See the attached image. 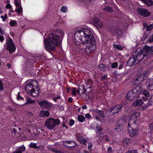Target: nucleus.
<instances>
[{
  "label": "nucleus",
  "mask_w": 153,
  "mask_h": 153,
  "mask_svg": "<svg viewBox=\"0 0 153 153\" xmlns=\"http://www.w3.org/2000/svg\"><path fill=\"white\" fill-rule=\"evenodd\" d=\"M136 62H137V61L134 55L133 54L128 61L127 64L129 66H131L134 64Z\"/></svg>",
  "instance_id": "nucleus-16"
},
{
  "label": "nucleus",
  "mask_w": 153,
  "mask_h": 153,
  "mask_svg": "<svg viewBox=\"0 0 153 153\" xmlns=\"http://www.w3.org/2000/svg\"><path fill=\"white\" fill-rule=\"evenodd\" d=\"M87 108V107L86 105H83L82 106V108L83 109H86Z\"/></svg>",
  "instance_id": "nucleus-62"
},
{
  "label": "nucleus",
  "mask_w": 153,
  "mask_h": 153,
  "mask_svg": "<svg viewBox=\"0 0 153 153\" xmlns=\"http://www.w3.org/2000/svg\"><path fill=\"white\" fill-rule=\"evenodd\" d=\"M71 91L72 94L75 96H76V90L75 88H72L71 89Z\"/></svg>",
  "instance_id": "nucleus-35"
},
{
  "label": "nucleus",
  "mask_w": 153,
  "mask_h": 153,
  "mask_svg": "<svg viewBox=\"0 0 153 153\" xmlns=\"http://www.w3.org/2000/svg\"><path fill=\"white\" fill-rule=\"evenodd\" d=\"M149 40V42H153V35L150 36Z\"/></svg>",
  "instance_id": "nucleus-50"
},
{
  "label": "nucleus",
  "mask_w": 153,
  "mask_h": 153,
  "mask_svg": "<svg viewBox=\"0 0 153 153\" xmlns=\"http://www.w3.org/2000/svg\"><path fill=\"white\" fill-rule=\"evenodd\" d=\"M93 111L94 113L98 114L101 118H103L104 117L103 113L102 111L98 110L96 109H93Z\"/></svg>",
  "instance_id": "nucleus-22"
},
{
  "label": "nucleus",
  "mask_w": 153,
  "mask_h": 153,
  "mask_svg": "<svg viewBox=\"0 0 153 153\" xmlns=\"http://www.w3.org/2000/svg\"><path fill=\"white\" fill-rule=\"evenodd\" d=\"M126 153H137L135 150H133L132 151H128Z\"/></svg>",
  "instance_id": "nucleus-52"
},
{
  "label": "nucleus",
  "mask_w": 153,
  "mask_h": 153,
  "mask_svg": "<svg viewBox=\"0 0 153 153\" xmlns=\"http://www.w3.org/2000/svg\"><path fill=\"white\" fill-rule=\"evenodd\" d=\"M143 50L146 51H150V53L153 54V46L149 47L146 45L143 47Z\"/></svg>",
  "instance_id": "nucleus-21"
},
{
  "label": "nucleus",
  "mask_w": 153,
  "mask_h": 153,
  "mask_svg": "<svg viewBox=\"0 0 153 153\" xmlns=\"http://www.w3.org/2000/svg\"><path fill=\"white\" fill-rule=\"evenodd\" d=\"M16 24L17 22L14 20H11L10 22V25L12 27L14 26Z\"/></svg>",
  "instance_id": "nucleus-33"
},
{
  "label": "nucleus",
  "mask_w": 153,
  "mask_h": 153,
  "mask_svg": "<svg viewBox=\"0 0 153 153\" xmlns=\"http://www.w3.org/2000/svg\"><path fill=\"white\" fill-rule=\"evenodd\" d=\"M74 120H69V125L70 126H72L74 123Z\"/></svg>",
  "instance_id": "nucleus-43"
},
{
  "label": "nucleus",
  "mask_w": 153,
  "mask_h": 153,
  "mask_svg": "<svg viewBox=\"0 0 153 153\" xmlns=\"http://www.w3.org/2000/svg\"><path fill=\"white\" fill-rule=\"evenodd\" d=\"M92 144L91 142H89L88 143V148L89 149V150H91V149L92 147Z\"/></svg>",
  "instance_id": "nucleus-41"
},
{
  "label": "nucleus",
  "mask_w": 153,
  "mask_h": 153,
  "mask_svg": "<svg viewBox=\"0 0 153 153\" xmlns=\"http://www.w3.org/2000/svg\"><path fill=\"white\" fill-rule=\"evenodd\" d=\"M77 140L80 143L84 145H86V143L88 141L87 139H83L81 137H78L77 139Z\"/></svg>",
  "instance_id": "nucleus-23"
},
{
  "label": "nucleus",
  "mask_w": 153,
  "mask_h": 153,
  "mask_svg": "<svg viewBox=\"0 0 153 153\" xmlns=\"http://www.w3.org/2000/svg\"><path fill=\"white\" fill-rule=\"evenodd\" d=\"M39 114L41 117H48L50 116V113L47 111H42L40 112Z\"/></svg>",
  "instance_id": "nucleus-20"
},
{
  "label": "nucleus",
  "mask_w": 153,
  "mask_h": 153,
  "mask_svg": "<svg viewBox=\"0 0 153 153\" xmlns=\"http://www.w3.org/2000/svg\"><path fill=\"white\" fill-rule=\"evenodd\" d=\"M119 127H116L115 128V130L116 131H119Z\"/></svg>",
  "instance_id": "nucleus-63"
},
{
  "label": "nucleus",
  "mask_w": 153,
  "mask_h": 153,
  "mask_svg": "<svg viewBox=\"0 0 153 153\" xmlns=\"http://www.w3.org/2000/svg\"><path fill=\"white\" fill-rule=\"evenodd\" d=\"M60 122L58 119H54L52 118L47 119L45 124L47 128L51 129L53 128L56 125H59Z\"/></svg>",
  "instance_id": "nucleus-5"
},
{
  "label": "nucleus",
  "mask_w": 153,
  "mask_h": 153,
  "mask_svg": "<svg viewBox=\"0 0 153 153\" xmlns=\"http://www.w3.org/2000/svg\"><path fill=\"white\" fill-rule=\"evenodd\" d=\"M60 98V96H57L56 97H54L53 98V100L54 101H56L57 99H59Z\"/></svg>",
  "instance_id": "nucleus-51"
},
{
  "label": "nucleus",
  "mask_w": 153,
  "mask_h": 153,
  "mask_svg": "<svg viewBox=\"0 0 153 153\" xmlns=\"http://www.w3.org/2000/svg\"><path fill=\"white\" fill-rule=\"evenodd\" d=\"M17 98L18 100H19L20 99L21 100H22L23 99L22 97L20 96V93L19 92L18 93Z\"/></svg>",
  "instance_id": "nucleus-46"
},
{
  "label": "nucleus",
  "mask_w": 153,
  "mask_h": 153,
  "mask_svg": "<svg viewBox=\"0 0 153 153\" xmlns=\"http://www.w3.org/2000/svg\"><path fill=\"white\" fill-rule=\"evenodd\" d=\"M149 127H150L151 129H152V130L153 129V123L150 124L149 125Z\"/></svg>",
  "instance_id": "nucleus-56"
},
{
  "label": "nucleus",
  "mask_w": 153,
  "mask_h": 153,
  "mask_svg": "<svg viewBox=\"0 0 153 153\" xmlns=\"http://www.w3.org/2000/svg\"><path fill=\"white\" fill-rule=\"evenodd\" d=\"M128 131L130 135L132 137L135 136L138 134V129L137 127L128 126Z\"/></svg>",
  "instance_id": "nucleus-9"
},
{
  "label": "nucleus",
  "mask_w": 153,
  "mask_h": 153,
  "mask_svg": "<svg viewBox=\"0 0 153 153\" xmlns=\"http://www.w3.org/2000/svg\"><path fill=\"white\" fill-rule=\"evenodd\" d=\"M60 11L63 13H66L68 11V7L66 6H62L60 9Z\"/></svg>",
  "instance_id": "nucleus-28"
},
{
  "label": "nucleus",
  "mask_w": 153,
  "mask_h": 153,
  "mask_svg": "<svg viewBox=\"0 0 153 153\" xmlns=\"http://www.w3.org/2000/svg\"><path fill=\"white\" fill-rule=\"evenodd\" d=\"M142 93L146 97H148L149 96L150 94L146 90H144L143 91Z\"/></svg>",
  "instance_id": "nucleus-32"
},
{
  "label": "nucleus",
  "mask_w": 153,
  "mask_h": 153,
  "mask_svg": "<svg viewBox=\"0 0 153 153\" xmlns=\"http://www.w3.org/2000/svg\"><path fill=\"white\" fill-rule=\"evenodd\" d=\"M146 73H143L140 74L138 78L134 81V83L136 85H138L142 82L146 78L145 75Z\"/></svg>",
  "instance_id": "nucleus-12"
},
{
  "label": "nucleus",
  "mask_w": 153,
  "mask_h": 153,
  "mask_svg": "<svg viewBox=\"0 0 153 153\" xmlns=\"http://www.w3.org/2000/svg\"><path fill=\"white\" fill-rule=\"evenodd\" d=\"M4 30L0 27V33L3 34H4Z\"/></svg>",
  "instance_id": "nucleus-54"
},
{
  "label": "nucleus",
  "mask_w": 153,
  "mask_h": 153,
  "mask_svg": "<svg viewBox=\"0 0 153 153\" xmlns=\"http://www.w3.org/2000/svg\"><path fill=\"white\" fill-rule=\"evenodd\" d=\"M38 85L37 82L34 80L30 81L25 87V90L27 93L30 95L36 97L39 93V89L37 87Z\"/></svg>",
  "instance_id": "nucleus-3"
},
{
  "label": "nucleus",
  "mask_w": 153,
  "mask_h": 153,
  "mask_svg": "<svg viewBox=\"0 0 153 153\" xmlns=\"http://www.w3.org/2000/svg\"><path fill=\"white\" fill-rule=\"evenodd\" d=\"M64 33L61 30H58L55 33H51L48 37L44 36V45L47 50H54L55 46H59Z\"/></svg>",
  "instance_id": "nucleus-2"
},
{
  "label": "nucleus",
  "mask_w": 153,
  "mask_h": 153,
  "mask_svg": "<svg viewBox=\"0 0 153 153\" xmlns=\"http://www.w3.org/2000/svg\"><path fill=\"white\" fill-rule=\"evenodd\" d=\"M39 104L41 108L49 110L52 107L51 104L47 101H42L39 102Z\"/></svg>",
  "instance_id": "nucleus-10"
},
{
  "label": "nucleus",
  "mask_w": 153,
  "mask_h": 153,
  "mask_svg": "<svg viewBox=\"0 0 153 153\" xmlns=\"http://www.w3.org/2000/svg\"><path fill=\"white\" fill-rule=\"evenodd\" d=\"M106 76L105 75L102 76L101 78V79L102 80L105 79L106 78Z\"/></svg>",
  "instance_id": "nucleus-60"
},
{
  "label": "nucleus",
  "mask_w": 153,
  "mask_h": 153,
  "mask_svg": "<svg viewBox=\"0 0 153 153\" xmlns=\"http://www.w3.org/2000/svg\"><path fill=\"white\" fill-rule=\"evenodd\" d=\"M0 17L2 19V21H5L7 19V15L6 14H4V16H1Z\"/></svg>",
  "instance_id": "nucleus-39"
},
{
  "label": "nucleus",
  "mask_w": 153,
  "mask_h": 153,
  "mask_svg": "<svg viewBox=\"0 0 153 153\" xmlns=\"http://www.w3.org/2000/svg\"><path fill=\"white\" fill-rule=\"evenodd\" d=\"M94 117H95L97 121H99L100 120V119L99 117H98L96 115H94Z\"/></svg>",
  "instance_id": "nucleus-58"
},
{
  "label": "nucleus",
  "mask_w": 153,
  "mask_h": 153,
  "mask_svg": "<svg viewBox=\"0 0 153 153\" xmlns=\"http://www.w3.org/2000/svg\"><path fill=\"white\" fill-rule=\"evenodd\" d=\"M103 10L108 12H111L112 11V9L109 7L108 6L106 7Z\"/></svg>",
  "instance_id": "nucleus-38"
},
{
  "label": "nucleus",
  "mask_w": 153,
  "mask_h": 153,
  "mask_svg": "<svg viewBox=\"0 0 153 153\" xmlns=\"http://www.w3.org/2000/svg\"><path fill=\"white\" fill-rule=\"evenodd\" d=\"M72 98H69L68 99V101L69 102H72Z\"/></svg>",
  "instance_id": "nucleus-61"
},
{
  "label": "nucleus",
  "mask_w": 153,
  "mask_h": 153,
  "mask_svg": "<svg viewBox=\"0 0 153 153\" xmlns=\"http://www.w3.org/2000/svg\"><path fill=\"white\" fill-rule=\"evenodd\" d=\"M142 91V89L140 86H137L128 92L127 95V99L129 100H133L134 97H137L141 94Z\"/></svg>",
  "instance_id": "nucleus-4"
},
{
  "label": "nucleus",
  "mask_w": 153,
  "mask_h": 153,
  "mask_svg": "<svg viewBox=\"0 0 153 153\" xmlns=\"http://www.w3.org/2000/svg\"><path fill=\"white\" fill-rule=\"evenodd\" d=\"M6 44L7 45V49L10 53H12L15 51L16 47L11 39L8 38L6 40Z\"/></svg>",
  "instance_id": "nucleus-8"
},
{
  "label": "nucleus",
  "mask_w": 153,
  "mask_h": 153,
  "mask_svg": "<svg viewBox=\"0 0 153 153\" xmlns=\"http://www.w3.org/2000/svg\"><path fill=\"white\" fill-rule=\"evenodd\" d=\"M15 10L19 14L22 12V8L21 5L16 7Z\"/></svg>",
  "instance_id": "nucleus-27"
},
{
  "label": "nucleus",
  "mask_w": 153,
  "mask_h": 153,
  "mask_svg": "<svg viewBox=\"0 0 153 153\" xmlns=\"http://www.w3.org/2000/svg\"><path fill=\"white\" fill-rule=\"evenodd\" d=\"M14 11L13 10H10L9 11L8 13V14L10 16L12 14V13H13Z\"/></svg>",
  "instance_id": "nucleus-59"
},
{
  "label": "nucleus",
  "mask_w": 153,
  "mask_h": 153,
  "mask_svg": "<svg viewBox=\"0 0 153 153\" xmlns=\"http://www.w3.org/2000/svg\"><path fill=\"white\" fill-rule=\"evenodd\" d=\"M103 138L104 140H105L106 141H108L109 139L108 137V136L107 135H105L103 136Z\"/></svg>",
  "instance_id": "nucleus-49"
},
{
  "label": "nucleus",
  "mask_w": 153,
  "mask_h": 153,
  "mask_svg": "<svg viewBox=\"0 0 153 153\" xmlns=\"http://www.w3.org/2000/svg\"><path fill=\"white\" fill-rule=\"evenodd\" d=\"M114 47L119 50H122L123 49L122 47L119 45L115 44L114 45Z\"/></svg>",
  "instance_id": "nucleus-36"
},
{
  "label": "nucleus",
  "mask_w": 153,
  "mask_h": 153,
  "mask_svg": "<svg viewBox=\"0 0 153 153\" xmlns=\"http://www.w3.org/2000/svg\"><path fill=\"white\" fill-rule=\"evenodd\" d=\"M140 114V113L138 112H136L132 114L128 121V126H132L137 127V125L136 123L137 117Z\"/></svg>",
  "instance_id": "nucleus-7"
},
{
  "label": "nucleus",
  "mask_w": 153,
  "mask_h": 153,
  "mask_svg": "<svg viewBox=\"0 0 153 153\" xmlns=\"http://www.w3.org/2000/svg\"><path fill=\"white\" fill-rule=\"evenodd\" d=\"M36 144L35 143H31L30 144V147L32 148H36Z\"/></svg>",
  "instance_id": "nucleus-48"
},
{
  "label": "nucleus",
  "mask_w": 153,
  "mask_h": 153,
  "mask_svg": "<svg viewBox=\"0 0 153 153\" xmlns=\"http://www.w3.org/2000/svg\"><path fill=\"white\" fill-rule=\"evenodd\" d=\"M4 39V38L3 36H0V41L2 42Z\"/></svg>",
  "instance_id": "nucleus-55"
},
{
  "label": "nucleus",
  "mask_w": 153,
  "mask_h": 153,
  "mask_svg": "<svg viewBox=\"0 0 153 153\" xmlns=\"http://www.w3.org/2000/svg\"><path fill=\"white\" fill-rule=\"evenodd\" d=\"M63 144L70 148L74 147L76 145V143L73 141H65L63 142Z\"/></svg>",
  "instance_id": "nucleus-17"
},
{
  "label": "nucleus",
  "mask_w": 153,
  "mask_h": 153,
  "mask_svg": "<svg viewBox=\"0 0 153 153\" xmlns=\"http://www.w3.org/2000/svg\"><path fill=\"white\" fill-rule=\"evenodd\" d=\"M146 85L148 90L152 91L153 90V82L152 79H147L146 81Z\"/></svg>",
  "instance_id": "nucleus-15"
},
{
  "label": "nucleus",
  "mask_w": 153,
  "mask_h": 153,
  "mask_svg": "<svg viewBox=\"0 0 153 153\" xmlns=\"http://www.w3.org/2000/svg\"><path fill=\"white\" fill-rule=\"evenodd\" d=\"M118 65V63L117 62H114L111 65V67L112 68H116Z\"/></svg>",
  "instance_id": "nucleus-40"
},
{
  "label": "nucleus",
  "mask_w": 153,
  "mask_h": 153,
  "mask_svg": "<svg viewBox=\"0 0 153 153\" xmlns=\"http://www.w3.org/2000/svg\"><path fill=\"white\" fill-rule=\"evenodd\" d=\"M17 130L15 128H13L11 131L12 135L13 136L14 135H16L17 134Z\"/></svg>",
  "instance_id": "nucleus-37"
},
{
  "label": "nucleus",
  "mask_w": 153,
  "mask_h": 153,
  "mask_svg": "<svg viewBox=\"0 0 153 153\" xmlns=\"http://www.w3.org/2000/svg\"><path fill=\"white\" fill-rule=\"evenodd\" d=\"M52 151L55 153H62V152L61 151L55 149H52Z\"/></svg>",
  "instance_id": "nucleus-44"
},
{
  "label": "nucleus",
  "mask_w": 153,
  "mask_h": 153,
  "mask_svg": "<svg viewBox=\"0 0 153 153\" xmlns=\"http://www.w3.org/2000/svg\"><path fill=\"white\" fill-rule=\"evenodd\" d=\"M7 66L8 68H10V65L9 64H7Z\"/></svg>",
  "instance_id": "nucleus-64"
},
{
  "label": "nucleus",
  "mask_w": 153,
  "mask_h": 153,
  "mask_svg": "<svg viewBox=\"0 0 153 153\" xmlns=\"http://www.w3.org/2000/svg\"><path fill=\"white\" fill-rule=\"evenodd\" d=\"M97 128L99 131H100L102 130L101 128L99 126H97Z\"/></svg>",
  "instance_id": "nucleus-57"
},
{
  "label": "nucleus",
  "mask_w": 153,
  "mask_h": 153,
  "mask_svg": "<svg viewBox=\"0 0 153 153\" xmlns=\"http://www.w3.org/2000/svg\"><path fill=\"white\" fill-rule=\"evenodd\" d=\"M144 26L146 28V30L148 31L151 30L153 28V24H151L149 25H148L146 24H144Z\"/></svg>",
  "instance_id": "nucleus-25"
},
{
  "label": "nucleus",
  "mask_w": 153,
  "mask_h": 153,
  "mask_svg": "<svg viewBox=\"0 0 153 153\" xmlns=\"http://www.w3.org/2000/svg\"><path fill=\"white\" fill-rule=\"evenodd\" d=\"M138 13L143 16L147 17L151 15V13L147 10L142 8H139L137 10Z\"/></svg>",
  "instance_id": "nucleus-13"
},
{
  "label": "nucleus",
  "mask_w": 153,
  "mask_h": 153,
  "mask_svg": "<svg viewBox=\"0 0 153 153\" xmlns=\"http://www.w3.org/2000/svg\"><path fill=\"white\" fill-rule=\"evenodd\" d=\"M148 6H150L153 4V1L152 0H141Z\"/></svg>",
  "instance_id": "nucleus-26"
},
{
  "label": "nucleus",
  "mask_w": 153,
  "mask_h": 153,
  "mask_svg": "<svg viewBox=\"0 0 153 153\" xmlns=\"http://www.w3.org/2000/svg\"><path fill=\"white\" fill-rule=\"evenodd\" d=\"M122 107L121 105H116L115 106L112 107L110 109V112L111 113V115H113L120 111Z\"/></svg>",
  "instance_id": "nucleus-11"
},
{
  "label": "nucleus",
  "mask_w": 153,
  "mask_h": 153,
  "mask_svg": "<svg viewBox=\"0 0 153 153\" xmlns=\"http://www.w3.org/2000/svg\"><path fill=\"white\" fill-rule=\"evenodd\" d=\"M75 45H78L82 42L81 49L87 55L89 54L92 51L96 49L95 38L91 31L89 29L83 28L76 31L74 39Z\"/></svg>",
  "instance_id": "nucleus-1"
},
{
  "label": "nucleus",
  "mask_w": 153,
  "mask_h": 153,
  "mask_svg": "<svg viewBox=\"0 0 153 153\" xmlns=\"http://www.w3.org/2000/svg\"><path fill=\"white\" fill-rule=\"evenodd\" d=\"M77 119L80 122H82L84 121L85 118L83 116L79 115L78 116Z\"/></svg>",
  "instance_id": "nucleus-29"
},
{
  "label": "nucleus",
  "mask_w": 153,
  "mask_h": 153,
  "mask_svg": "<svg viewBox=\"0 0 153 153\" xmlns=\"http://www.w3.org/2000/svg\"><path fill=\"white\" fill-rule=\"evenodd\" d=\"M14 4L16 7L21 5V3L19 0H14Z\"/></svg>",
  "instance_id": "nucleus-34"
},
{
  "label": "nucleus",
  "mask_w": 153,
  "mask_h": 153,
  "mask_svg": "<svg viewBox=\"0 0 153 153\" xmlns=\"http://www.w3.org/2000/svg\"><path fill=\"white\" fill-rule=\"evenodd\" d=\"M99 69L103 71H104L106 68V67L103 64H101L99 65Z\"/></svg>",
  "instance_id": "nucleus-30"
},
{
  "label": "nucleus",
  "mask_w": 153,
  "mask_h": 153,
  "mask_svg": "<svg viewBox=\"0 0 153 153\" xmlns=\"http://www.w3.org/2000/svg\"><path fill=\"white\" fill-rule=\"evenodd\" d=\"M149 53H150V51H143V48L142 51H140L138 52L136 51L133 55H134L137 61V62L141 61L144 58L145 56H148V54Z\"/></svg>",
  "instance_id": "nucleus-6"
},
{
  "label": "nucleus",
  "mask_w": 153,
  "mask_h": 153,
  "mask_svg": "<svg viewBox=\"0 0 153 153\" xmlns=\"http://www.w3.org/2000/svg\"><path fill=\"white\" fill-rule=\"evenodd\" d=\"M4 87L1 80H0V90L2 91L3 90Z\"/></svg>",
  "instance_id": "nucleus-42"
},
{
  "label": "nucleus",
  "mask_w": 153,
  "mask_h": 153,
  "mask_svg": "<svg viewBox=\"0 0 153 153\" xmlns=\"http://www.w3.org/2000/svg\"><path fill=\"white\" fill-rule=\"evenodd\" d=\"M26 102L24 104V105L28 104H33L35 103V101L34 100H32L29 97H27L25 99Z\"/></svg>",
  "instance_id": "nucleus-24"
},
{
  "label": "nucleus",
  "mask_w": 153,
  "mask_h": 153,
  "mask_svg": "<svg viewBox=\"0 0 153 153\" xmlns=\"http://www.w3.org/2000/svg\"><path fill=\"white\" fill-rule=\"evenodd\" d=\"M85 117L88 118H90L91 117V115L89 114H87L85 115Z\"/></svg>",
  "instance_id": "nucleus-53"
},
{
  "label": "nucleus",
  "mask_w": 153,
  "mask_h": 153,
  "mask_svg": "<svg viewBox=\"0 0 153 153\" xmlns=\"http://www.w3.org/2000/svg\"><path fill=\"white\" fill-rule=\"evenodd\" d=\"M143 103L142 100L140 99H137L134 102L133 105L134 107H136L142 105Z\"/></svg>",
  "instance_id": "nucleus-19"
},
{
  "label": "nucleus",
  "mask_w": 153,
  "mask_h": 153,
  "mask_svg": "<svg viewBox=\"0 0 153 153\" xmlns=\"http://www.w3.org/2000/svg\"><path fill=\"white\" fill-rule=\"evenodd\" d=\"M92 22L95 26L98 29L101 28L103 26L102 22L97 19H94Z\"/></svg>",
  "instance_id": "nucleus-14"
},
{
  "label": "nucleus",
  "mask_w": 153,
  "mask_h": 153,
  "mask_svg": "<svg viewBox=\"0 0 153 153\" xmlns=\"http://www.w3.org/2000/svg\"><path fill=\"white\" fill-rule=\"evenodd\" d=\"M130 142V140L128 138H126L123 141L124 145H126L128 144Z\"/></svg>",
  "instance_id": "nucleus-31"
},
{
  "label": "nucleus",
  "mask_w": 153,
  "mask_h": 153,
  "mask_svg": "<svg viewBox=\"0 0 153 153\" xmlns=\"http://www.w3.org/2000/svg\"><path fill=\"white\" fill-rule=\"evenodd\" d=\"M111 30L114 34H116L117 35H120L121 33L120 29L118 27H113Z\"/></svg>",
  "instance_id": "nucleus-18"
},
{
  "label": "nucleus",
  "mask_w": 153,
  "mask_h": 153,
  "mask_svg": "<svg viewBox=\"0 0 153 153\" xmlns=\"http://www.w3.org/2000/svg\"><path fill=\"white\" fill-rule=\"evenodd\" d=\"M6 7L7 9H11L12 8V6L10 4H8L6 5Z\"/></svg>",
  "instance_id": "nucleus-47"
},
{
  "label": "nucleus",
  "mask_w": 153,
  "mask_h": 153,
  "mask_svg": "<svg viewBox=\"0 0 153 153\" xmlns=\"http://www.w3.org/2000/svg\"><path fill=\"white\" fill-rule=\"evenodd\" d=\"M112 150L111 148L110 147H109L107 149V153H112Z\"/></svg>",
  "instance_id": "nucleus-45"
}]
</instances>
